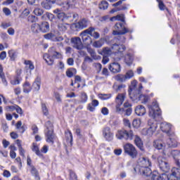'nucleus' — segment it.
Instances as JSON below:
<instances>
[{"label":"nucleus","instance_id":"obj_1","mask_svg":"<svg viewBox=\"0 0 180 180\" xmlns=\"http://www.w3.org/2000/svg\"><path fill=\"white\" fill-rule=\"evenodd\" d=\"M149 109V116L152 117L153 120H150L148 122V124L149 128L148 129V133H151L153 134L157 130V121H155L156 117H160L161 116V109L158 106V103L157 102L152 103V105H148Z\"/></svg>","mask_w":180,"mask_h":180},{"label":"nucleus","instance_id":"obj_2","mask_svg":"<svg viewBox=\"0 0 180 180\" xmlns=\"http://www.w3.org/2000/svg\"><path fill=\"white\" fill-rule=\"evenodd\" d=\"M129 89L133 92L132 95L129 93V96L132 101H141V103H147L148 102V96L141 94L143 84H139V88L137 89V80L131 82Z\"/></svg>","mask_w":180,"mask_h":180},{"label":"nucleus","instance_id":"obj_3","mask_svg":"<svg viewBox=\"0 0 180 180\" xmlns=\"http://www.w3.org/2000/svg\"><path fill=\"white\" fill-rule=\"evenodd\" d=\"M116 20H120L122 22H117L115 26V30L112 32V34L114 36L120 35V34H126V33H131L133 30H129V28L126 27L124 25H126V20H124V15L120 14L115 16Z\"/></svg>","mask_w":180,"mask_h":180},{"label":"nucleus","instance_id":"obj_4","mask_svg":"<svg viewBox=\"0 0 180 180\" xmlns=\"http://www.w3.org/2000/svg\"><path fill=\"white\" fill-rule=\"evenodd\" d=\"M171 154L175 161V164L179 168L174 167L172 169V174L167 176L168 180H179L180 179V151L172 150Z\"/></svg>","mask_w":180,"mask_h":180},{"label":"nucleus","instance_id":"obj_5","mask_svg":"<svg viewBox=\"0 0 180 180\" xmlns=\"http://www.w3.org/2000/svg\"><path fill=\"white\" fill-rule=\"evenodd\" d=\"M122 36L123 34H120L112 39L114 44H112L111 50H114L115 53H123L126 50V46L120 44V43H124L126 41V37Z\"/></svg>","mask_w":180,"mask_h":180},{"label":"nucleus","instance_id":"obj_6","mask_svg":"<svg viewBox=\"0 0 180 180\" xmlns=\"http://www.w3.org/2000/svg\"><path fill=\"white\" fill-rule=\"evenodd\" d=\"M123 147L125 154L131 157V158H137L139 153L137 152V149H136V147H134L133 144L128 143L124 145Z\"/></svg>","mask_w":180,"mask_h":180},{"label":"nucleus","instance_id":"obj_7","mask_svg":"<svg viewBox=\"0 0 180 180\" xmlns=\"http://www.w3.org/2000/svg\"><path fill=\"white\" fill-rule=\"evenodd\" d=\"M93 30H94V27H90L87 30H85L80 33L82 41L84 44H86V46H89V44H92V38H91V37H89L88 34H89V33L91 34Z\"/></svg>","mask_w":180,"mask_h":180},{"label":"nucleus","instance_id":"obj_8","mask_svg":"<svg viewBox=\"0 0 180 180\" xmlns=\"http://www.w3.org/2000/svg\"><path fill=\"white\" fill-rule=\"evenodd\" d=\"M117 139L119 140H133V137H134V134H133V131L130 130L126 131L124 129L120 130L116 134Z\"/></svg>","mask_w":180,"mask_h":180},{"label":"nucleus","instance_id":"obj_9","mask_svg":"<svg viewBox=\"0 0 180 180\" xmlns=\"http://www.w3.org/2000/svg\"><path fill=\"white\" fill-rule=\"evenodd\" d=\"M124 98H126L124 94H120L115 98V102L117 103L116 112L117 113H120V115H123V113H124V108H120V106H122L124 102Z\"/></svg>","mask_w":180,"mask_h":180},{"label":"nucleus","instance_id":"obj_10","mask_svg":"<svg viewBox=\"0 0 180 180\" xmlns=\"http://www.w3.org/2000/svg\"><path fill=\"white\" fill-rule=\"evenodd\" d=\"M158 164L160 171H162V172H168L169 171V163H168L165 158L159 156L158 158Z\"/></svg>","mask_w":180,"mask_h":180},{"label":"nucleus","instance_id":"obj_11","mask_svg":"<svg viewBox=\"0 0 180 180\" xmlns=\"http://www.w3.org/2000/svg\"><path fill=\"white\" fill-rule=\"evenodd\" d=\"M172 126L168 122H162L160 129L163 133H166L169 137H175V133L171 130Z\"/></svg>","mask_w":180,"mask_h":180},{"label":"nucleus","instance_id":"obj_12","mask_svg":"<svg viewBox=\"0 0 180 180\" xmlns=\"http://www.w3.org/2000/svg\"><path fill=\"white\" fill-rule=\"evenodd\" d=\"M70 41L73 49H76L77 50H82V49H84V45L82 44L81 38L78 37H73L71 39Z\"/></svg>","mask_w":180,"mask_h":180},{"label":"nucleus","instance_id":"obj_13","mask_svg":"<svg viewBox=\"0 0 180 180\" xmlns=\"http://www.w3.org/2000/svg\"><path fill=\"white\" fill-rule=\"evenodd\" d=\"M103 135L107 141H112L113 140V134L110 131L109 127H106L103 129Z\"/></svg>","mask_w":180,"mask_h":180},{"label":"nucleus","instance_id":"obj_14","mask_svg":"<svg viewBox=\"0 0 180 180\" xmlns=\"http://www.w3.org/2000/svg\"><path fill=\"white\" fill-rule=\"evenodd\" d=\"M139 168H146L147 167H151V162L148 158H140L139 160Z\"/></svg>","mask_w":180,"mask_h":180},{"label":"nucleus","instance_id":"obj_15","mask_svg":"<svg viewBox=\"0 0 180 180\" xmlns=\"http://www.w3.org/2000/svg\"><path fill=\"white\" fill-rule=\"evenodd\" d=\"M109 70L114 74H117V72H120V71H122L120 64L116 62H113L112 63L110 64Z\"/></svg>","mask_w":180,"mask_h":180},{"label":"nucleus","instance_id":"obj_16","mask_svg":"<svg viewBox=\"0 0 180 180\" xmlns=\"http://www.w3.org/2000/svg\"><path fill=\"white\" fill-rule=\"evenodd\" d=\"M89 24V20L86 18H83L75 24V27L77 29H85L86 27H88Z\"/></svg>","mask_w":180,"mask_h":180},{"label":"nucleus","instance_id":"obj_17","mask_svg":"<svg viewBox=\"0 0 180 180\" xmlns=\"http://www.w3.org/2000/svg\"><path fill=\"white\" fill-rule=\"evenodd\" d=\"M46 142L54 144V140L56 139V134H54V131L49 130L46 133Z\"/></svg>","mask_w":180,"mask_h":180},{"label":"nucleus","instance_id":"obj_18","mask_svg":"<svg viewBox=\"0 0 180 180\" xmlns=\"http://www.w3.org/2000/svg\"><path fill=\"white\" fill-rule=\"evenodd\" d=\"M56 3V0H44L41 5L42 8L46 9L47 11H50V8H52L53 5Z\"/></svg>","mask_w":180,"mask_h":180},{"label":"nucleus","instance_id":"obj_19","mask_svg":"<svg viewBox=\"0 0 180 180\" xmlns=\"http://www.w3.org/2000/svg\"><path fill=\"white\" fill-rule=\"evenodd\" d=\"M167 144L170 148L178 147V142L176 141V139H175V136H169V139L167 140Z\"/></svg>","mask_w":180,"mask_h":180},{"label":"nucleus","instance_id":"obj_20","mask_svg":"<svg viewBox=\"0 0 180 180\" xmlns=\"http://www.w3.org/2000/svg\"><path fill=\"white\" fill-rule=\"evenodd\" d=\"M135 113L137 116H144L146 115V108L143 105H138L135 108Z\"/></svg>","mask_w":180,"mask_h":180},{"label":"nucleus","instance_id":"obj_21","mask_svg":"<svg viewBox=\"0 0 180 180\" xmlns=\"http://www.w3.org/2000/svg\"><path fill=\"white\" fill-rule=\"evenodd\" d=\"M139 172L142 175H145V176H151V174H153V171H151L150 167L139 168Z\"/></svg>","mask_w":180,"mask_h":180},{"label":"nucleus","instance_id":"obj_22","mask_svg":"<svg viewBox=\"0 0 180 180\" xmlns=\"http://www.w3.org/2000/svg\"><path fill=\"white\" fill-rule=\"evenodd\" d=\"M134 143L138 148L141 150V151H144V145L143 144V141H141V139L139 138V136H136Z\"/></svg>","mask_w":180,"mask_h":180},{"label":"nucleus","instance_id":"obj_23","mask_svg":"<svg viewBox=\"0 0 180 180\" xmlns=\"http://www.w3.org/2000/svg\"><path fill=\"white\" fill-rule=\"evenodd\" d=\"M53 13L56 15V18L59 19L60 20H62V22H64V18L65 16V13L59 8H56L53 11Z\"/></svg>","mask_w":180,"mask_h":180},{"label":"nucleus","instance_id":"obj_24","mask_svg":"<svg viewBox=\"0 0 180 180\" xmlns=\"http://www.w3.org/2000/svg\"><path fill=\"white\" fill-rule=\"evenodd\" d=\"M40 30L42 33H47V32H50V24L47 22H43L39 25Z\"/></svg>","mask_w":180,"mask_h":180},{"label":"nucleus","instance_id":"obj_25","mask_svg":"<svg viewBox=\"0 0 180 180\" xmlns=\"http://www.w3.org/2000/svg\"><path fill=\"white\" fill-rule=\"evenodd\" d=\"M75 5V0H68L66 3H64L63 5H62L63 8V11H68L70 8H72Z\"/></svg>","mask_w":180,"mask_h":180},{"label":"nucleus","instance_id":"obj_26","mask_svg":"<svg viewBox=\"0 0 180 180\" xmlns=\"http://www.w3.org/2000/svg\"><path fill=\"white\" fill-rule=\"evenodd\" d=\"M99 105V101L98 100H93L91 103L88 104L87 109L90 112H94L95 110V108Z\"/></svg>","mask_w":180,"mask_h":180},{"label":"nucleus","instance_id":"obj_27","mask_svg":"<svg viewBox=\"0 0 180 180\" xmlns=\"http://www.w3.org/2000/svg\"><path fill=\"white\" fill-rule=\"evenodd\" d=\"M44 60L48 64V65H51L54 63V59L53 56L51 57L49 53L44 54Z\"/></svg>","mask_w":180,"mask_h":180},{"label":"nucleus","instance_id":"obj_28","mask_svg":"<svg viewBox=\"0 0 180 180\" xmlns=\"http://www.w3.org/2000/svg\"><path fill=\"white\" fill-rule=\"evenodd\" d=\"M0 78L3 84L6 86L8 85V82L6 81V77H5V73H4V68L0 65Z\"/></svg>","mask_w":180,"mask_h":180},{"label":"nucleus","instance_id":"obj_29","mask_svg":"<svg viewBox=\"0 0 180 180\" xmlns=\"http://www.w3.org/2000/svg\"><path fill=\"white\" fill-rule=\"evenodd\" d=\"M30 168H31L32 175H33V176H34L35 179L40 180V176L39 175V172L37 171L36 167H34L33 165H31Z\"/></svg>","mask_w":180,"mask_h":180},{"label":"nucleus","instance_id":"obj_30","mask_svg":"<svg viewBox=\"0 0 180 180\" xmlns=\"http://www.w3.org/2000/svg\"><path fill=\"white\" fill-rule=\"evenodd\" d=\"M75 74H77V69L74 68H69L66 71V75L68 77V78H72Z\"/></svg>","mask_w":180,"mask_h":180},{"label":"nucleus","instance_id":"obj_31","mask_svg":"<svg viewBox=\"0 0 180 180\" xmlns=\"http://www.w3.org/2000/svg\"><path fill=\"white\" fill-rule=\"evenodd\" d=\"M124 62L127 65H131L133 64V56L130 53H127L124 57Z\"/></svg>","mask_w":180,"mask_h":180},{"label":"nucleus","instance_id":"obj_32","mask_svg":"<svg viewBox=\"0 0 180 180\" xmlns=\"http://www.w3.org/2000/svg\"><path fill=\"white\" fill-rule=\"evenodd\" d=\"M31 31L32 33H39L40 30V25L39 23H34L31 25Z\"/></svg>","mask_w":180,"mask_h":180},{"label":"nucleus","instance_id":"obj_33","mask_svg":"<svg viewBox=\"0 0 180 180\" xmlns=\"http://www.w3.org/2000/svg\"><path fill=\"white\" fill-rule=\"evenodd\" d=\"M8 54L11 61H15V60H16V57H18V53L13 49L8 51Z\"/></svg>","mask_w":180,"mask_h":180},{"label":"nucleus","instance_id":"obj_34","mask_svg":"<svg viewBox=\"0 0 180 180\" xmlns=\"http://www.w3.org/2000/svg\"><path fill=\"white\" fill-rule=\"evenodd\" d=\"M101 54H103V56L109 57V56L112 55V49L109 47L103 48Z\"/></svg>","mask_w":180,"mask_h":180},{"label":"nucleus","instance_id":"obj_35","mask_svg":"<svg viewBox=\"0 0 180 180\" xmlns=\"http://www.w3.org/2000/svg\"><path fill=\"white\" fill-rule=\"evenodd\" d=\"M31 91L32 88L30 87V83L26 82L23 84V92H25V94H29Z\"/></svg>","mask_w":180,"mask_h":180},{"label":"nucleus","instance_id":"obj_36","mask_svg":"<svg viewBox=\"0 0 180 180\" xmlns=\"http://www.w3.org/2000/svg\"><path fill=\"white\" fill-rule=\"evenodd\" d=\"M153 146L158 150H162L164 148V145L162 144V143L160 142V141L158 140L153 141Z\"/></svg>","mask_w":180,"mask_h":180},{"label":"nucleus","instance_id":"obj_37","mask_svg":"<svg viewBox=\"0 0 180 180\" xmlns=\"http://www.w3.org/2000/svg\"><path fill=\"white\" fill-rule=\"evenodd\" d=\"M43 18H47V19H49V20H50V22H53V20H54V19H56V16H54V15L53 13L46 12L44 15H42L41 17Z\"/></svg>","mask_w":180,"mask_h":180},{"label":"nucleus","instance_id":"obj_38","mask_svg":"<svg viewBox=\"0 0 180 180\" xmlns=\"http://www.w3.org/2000/svg\"><path fill=\"white\" fill-rule=\"evenodd\" d=\"M103 39H100L98 41H95L93 43V47H95L96 49H101V47H102V46H103Z\"/></svg>","mask_w":180,"mask_h":180},{"label":"nucleus","instance_id":"obj_39","mask_svg":"<svg viewBox=\"0 0 180 180\" xmlns=\"http://www.w3.org/2000/svg\"><path fill=\"white\" fill-rule=\"evenodd\" d=\"M33 13L36 15V16H41L43 13H44V11L40 8H36L33 11Z\"/></svg>","mask_w":180,"mask_h":180},{"label":"nucleus","instance_id":"obj_40","mask_svg":"<svg viewBox=\"0 0 180 180\" xmlns=\"http://www.w3.org/2000/svg\"><path fill=\"white\" fill-rule=\"evenodd\" d=\"M112 97V94H98V98L101 99L102 101H106L108 99H110Z\"/></svg>","mask_w":180,"mask_h":180},{"label":"nucleus","instance_id":"obj_41","mask_svg":"<svg viewBox=\"0 0 180 180\" xmlns=\"http://www.w3.org/2000/svg\"><path fill=\"white\" fill-rule=\"evenodd\" d=\"M87 51L90 53L92 58L94 60H98V56H96V52H95V50L92 49V48H88Z\"/></svg>","mask_w":180,"mask_h":180},{"label":"nucleus","instance_id":"obj_42","mask_svg":"<svg viewBox=\"0 0 180 180\" xmlns=\"http://www.w3.org/2000/svg\"><path fill=\"white\" fill-rule=\"evenodd\" d=\"M116 81H118L119 82H125V81L127 79L126 78V76L124 75H117L115 77Z\"/></svg>","mask_w":180,"mask_h":180},{"label":"nucleus","instance_id":"obj_43","mask_svg":"<svg viewBox=\"0 0 180 180\" xmlns=\"http://www.w3.org/2000/svg\"><path fill=\"white\" fill-rule=\"evenodd\" d=\"M88 101V95H86V93L82 92L81 93V103H86Z\"/></svg>","mask_w":180,"mask_h":180},{"label":"nucleus","instance_id":"obj_44","mask_svg":"<svg viewBox=\"0 0 180 180\" xmlns=\"http://www.w3.org/2000/svg\"><path fill=\"white\" fill-rule=\"evenodd\" d=\"M55 37H56V34L51 32L44 35V39H46L47 40H52V41H54Z\"/></svg>","mask_w":180,"mask_h":180},{"label":"nucleus","instance_id":"obj_45","mask_svg":"<svg viewBox=\"0 0 180 180\" xmlns=\"http://www.w3.org/2000/svg\"><path fill=\"white\" fill-rule=\"evenodd\" d=\"M24 64L27 65V68H29V70H34V65H33L32 60H25Z\"/></svg>","mask_w":180,"mask_h":180},{"label":"nucleus","instance_id":"obj_46","mask_svg":"<svg viewBox=\"0 0 180 180\" xmlns=\"http://www.w3.org/2000/svg\"><path fill=\"white\" fill-rule=\"evenodd\" d=\"M32 151H34L37 155H39V157H41V155H43L41 152H40V150H39V147L34 143L33 144Z\"/></svg>","mask_w":180,"mask_h":180},{"label":"nucleus","instance_id":"obj_47","mask_svg":"<svg viewBox=\"0 0 180 180\" xmlns=\"http://www.w3.org/2000/svg\"><path fill=\"white\" fill-rule=\"evenodd\" d=\"M109 6V4L106 1H102L99 4V8L103 9V11L106 10V8Z\"/></svg>","mask_w":180,"mask_h":180},{"label":"nucleus","instance_id":"obj_48","mask_svg":"<svg viewBox=\"0 0 180 180\" xmlns=\"http://www.w3.org/2000/svg\"><path fill=\"white\" fill-rule=\"evenodd\" d=\"M150 176L151 177V179H153V180H160V179H161V177L158 174V172H157L155 171L152 172V174Z\"/></svg>","mask_w":180,"mask_h":180},{"label":"nucleus","instance_id":"obj_49","mask_svg":"<svg viewBox=\"0 0 180 180\" xmlns=\"http://www.w3.org/2000/svg\"><path fill=\"white\" fill-rule=\"evenodd\" d=\"M94 30L91 31V33H89V34L96 39H99V37H101V34H99V32H95V27H94Z\"/></svg>","mask_w":180,"mask_h":180},{"label":"nucleus","instance_id":"obj_50","mask_svg":"<svg viewBox=\"0 0 180 180\" xmlns=\"http://www.w3.org/2000/svg\"><path fill=\"white\" fill-rule=\"evenodd\" d=\"M140 124H141V121H140V120L135 119L132 122V126L136 129L140 127Z\"/></svg>","mask_w":180,"mask_h":180},{"label":"nucleus","instance_id":"obj_51","mask_svg":"<svg viewBox=\"0 0 180 180\" xmlns=\"http://www.w3.org/2000/svg\"><path fill=\"white\" fill-rule=\"evenodd\" d=\"M40 85H41V84L40 83V82L39 81H35L34 82L32 86L34 88V89L35 91H39L40 90Z\"/></svg>","mask_w":180,"mask_h":180},{"label":"nucleus","instance_id":"obj_52","mask_svg":"<svg viewBox=\"0 0 180 180\" xmlns=\"http://www.w3.org/2000/svg\"><path fill=\"white\" fill-rule=\"evenodd\" d=\"M134 77V72H133V70H129L125 74V78L127 79H130V78H133Z\"/></svg>","mask_w":180,"mask_h":180},{"label":"nucleus","instance_id":"obj_53","mask_svg":"<svg viewBox=\"0 0 180 180\" xmlns=\"http://www.w3.org/2000/svg\"><path fill=\"white\" fill-rule=\"evenodd\" d=\"M157 2H158V6H159V9L160 11H165L166 7H165V4H164V2L161 0H156Z\"/></svg>","mask_w":180,"mask_h":180},{"label":"nucleus","instance_id":"obj_54","mask_svg":"<svg viewBox=\"0 0 180 180\" xmlns=\"http://www.w3.org/2000/svg\"><path fill=\"white\" fill-rule=\"evenodd\" d=\"M70 180H78V176H77V174L72 170L70 171Z\"/></svg>","mask_w":180,"mask_h":180},{"label":"nucleus","instance_id":"obj_55","mask_svg":"<svg viewBox=\"0 0 180 180\" xmlns=\"http://www.w3.org/2000/svg\"><path fill=\"white\" fill-rule=\"evenodd\" d=\"M27 20L31 23H34V22H37V17H36V15H29Z\"/></svg>","mask_w":180,"mask_h":180},{"label":"nucleus","instance_id":"obj_56","mask_svg":"<svg viewBox=\"0 0 180 180\" xmlns=\"http://www.w3.org/2000/svg\"><path fill=\"white\" fill-rule=\"evenodd\" d=\"M41 108H42V112L45 116L49 115V110L47 109V107L46 106V104L42 103L41 104Z\"/></svg>","mask_w":180,"mask_h":180},{"label":"nucleus","instance_id":"obj_57","mask_svg":"<svg viewBox=\"0 0 180 180\" xmlns=\"http://www.w3.org/2000/svg\"><path fill=\"white\" fill-rule=\"evenodd\" d=\"M45 125H46V127L48 131H49V130H53V131H54L53 127V124L51 123V122L47 121V122H46Z\"/></svg>","mask_w":180,"mask_h":180},{"label":"nucleus","instance_id":"obj_58","mask_svg":"<svg viewBox=\"0 0 180 180\" xmlns=\"http://www.w3.org/2000/svg\"><path fill=\"white\" fill-rule=\"evenodd\" d=\"M11 85H19L20 84V79H19V77H15L11 81Z\"/></svg>","mask_w":180,"mask_h":180},{"label":"nucleus","instance_id":"obj_59","mask_svg":"<svg viewBox=\"0 0 180 180\" xmlns=\"http://www.w3.org/2000/svg\"><path fill=\"white\" fill-rule=\"evenodd\" d=\"M124 115H126V116H130V115H131V112H133V109L131 108H124Z\"/></svg>","mask_w":180,"mask_h":180},{"label":"nucleus","instance_id":"obj_60","mask_svg":"<svg viewBox=\"0 0 180 180\" xmlns=\"http://www.w3.org/2000/svg\"><path fill=\"white\" fill-rule=\"evenodd\" d=\"M58 27L60 32H65V30H67V26H65V24H59Z\"/></svg>","mask_w":180,"mask_h":180},{"label":"nucleus","instance_id":"obj_61","mask_svg":"<svg viewBox=\"0 0 180 180\" xmlns=\"http://www.w3.org/2000/svg\"><path fill=\"white\" fill-rule=\"evenodd\" d=\"M94 67L96 68L98 74H99V72H101V71L102 70V64L95 63Z\"/></svg>","mask_w":180,"mask_h":180},{"label":"nucleus","instance_id":"obj_62","mask_svg":"<svg viewBox=\"0 0 180 180\" xmlns=\"http://www.w3.org/2000/svg\"><path fill=\"white\" fill-rule=\"evenodd\" d=\"M17 105H10L6 107V110H9L10 112H13V110H15Z\"/></svg>","mask_w":180,"mask_h":180},{"label":"nucleus","instance_id":"obj_63","mask_svg":"<svg viewBox=\"0 0 180 180\" xmlns=\"http://www.w3.org/2000/svg\"><path fill=\"white\" fill-rule=\"evenodd\" d=\"M3 12L6 16H9V15L11 13V10L6 7L3 8Z\"/></svg>","mask_w":180,"mask_h":180},{"label":"nucleus","instance_id":"obj_64","mask_svg":"<svg viewBox=\"0 0 180 180\" xmlns=\"http://www.w3.org/2000/svg\"><path fill=\"white\" fill-rule=\"evenodd\" d=\"M52 57L54 58H61V53H60V52L55 51Z\"/></svg>","mask_w":180,"mask_h":180}]
</instances>
